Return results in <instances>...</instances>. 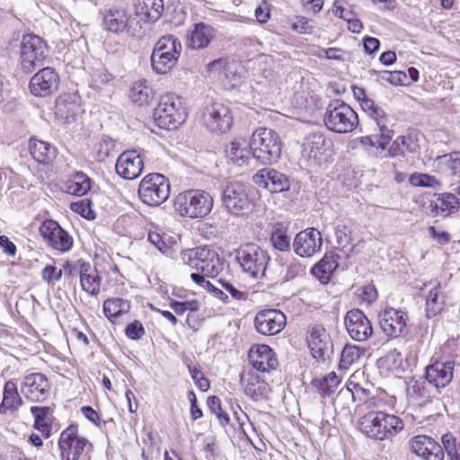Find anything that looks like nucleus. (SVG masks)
I'll use <instances>...</instances> for the list:
<instances>
[{
  "mask_svg": "<svg viewBox=\"0 0 460 460\" xmlns=\"http://www.w3.org/2000/svg\"><path fill=\"white\" fill-rule=\"evenodd\" d=\"M360 431L368 438L383 441L392 439L404 428L401 418L382 411H370L358 420Z\"/></svg>",
  "mask_w": 460,
  "mask_h": 460,
  "instance_id": "1",
  "label": "nucleus"
},
{
  "mask_svg": "<svg viewBox=\"0 0 460 460\" xmlns=\"http://www.w3.org/2000/svg\"><path fill=\"white\" fill-rule=\"evenodd\" d=\"M173 205L175 210L182 217L202 218L211 212L214 199L205 190H189L179 193Z\"/></svg>",
  "mask_w": 460,
  "mask_h": 460,
  "instance_id": "2",
  "label": "nucleus"
},
{
  "mask_svg": "<svg viewBox=\"0 0 460 460\" xmlns=\"http://www.w3.org/2000/svg\"><path fill=\"white\" fill-rule=\"evenodd\" d=\"M250 147L252 157L262 164L277 161L281 153V143L279 135L274 130L267 128H260L252 133Z\"/></svg>",
  "mask_w": 460,
  "mask_h": 460,
  "instance_id": "3",
  "label": "nucleus"
},
{
  "mask_svg": "<svg viewBox=\"0 0 460 460\" xmlns=\"http://www.w3.org/2000/svg\"><path fill=\"white\" fill-rule=\"evenodd\" d=\"M323 122L326 128L339 134L352 132L358 125V114L341 100H332L326 107Z\"/></svg>",
  "mask_w": 460,
  "mask_h": 460,
  "instance_id": "4",
  "label": "nucleus"
},
{
  "mask_svg": "<svg viewBox=\"0 0 460 460\" xmlns=\"http://www.w3.org/2000/svg\"><path fill=\"white\" fill-rule=\"evenodd\" d=\"M153 116L158 127L171 130L184 122L187 113L181 98L167 93L161 96Z\"/></svg>",
  "mask_w": 460,
  "mask_h": 460,
  "instance_id": "5",
  "label": "nucleus"
},
{
  "mask_svg": "<svg viewBox=\"0 0 460 460\" xmlns=\"http://www.w3.org/2000/svg\"><path fill=\"white\" fill-rule=\"evenodd\" d=\"M180 259L183 264L209 278H216L223 269V263L217 252L207 246L183 250Z\"/></svg>",
  "mask_w": 460,
  "mask_h": 460,
  "instance_id": "6",
  "label": "nucleus"
},
{
  "mask_svg": "<svg viewBox=\"0 0 460 460\" xmlns=\"http://www.w3.org/2000/svg\"><path fill=\"white\" fill-rule=\"evenodd\" d=\"M181 43L173 35L162 37L155 44L151 55V65L157 74L168 73L178 62Z\"/></svg>",
  "mask_w": 460,
  "mask_h": 460,
  "instance_id": "7",
  "label": "nucleus"
},
{
  "mask_svg": "<svg viewBox=\"0 0 460 460\" xmlns=\"http://www.w3.org/2000/svg\"><path fill=\"white\" fill-rule=\"evenodd\" d=\"M235 260L243 272L257 279L264 276L270 257L259 245L249 243L236 250Z\"/></svg>",
  "mask_w": 460,
  "mask_h": 460,
  "instance_id": "8",
  "label": "nucleus"
},
{
  "mask_svg": "<svg viewBox=\"0 0 460 460\" xmlns=\"http://www.w3.org/2000/svg\"><path fill=\"white\" fill-rule=\"evenodd\" d=\"M138 196L141 201L148 206H160L170 196L169 180L160 173L145 176L138 186Z\"/></svg>",
  "mask_w": 460,
  "mask_h": 460,
  "instance_id": "9",
  "label": "nucleus"
},
{
  "mask_svg": "<svg viewBox=\"0 0 460 460\" xmlns=\"http://www.w3.org/2000/svg\"><path fill=\"white\" fill-rule=\"evenodd\" d=\"M221 200L226 211L233 216H247L253 210L254 205L247 187L240 182L228 183L222 190Z\"/></svg>",
  "mask_w": 460,
  "mask_h": 460,
  "instance_id": "10",
  "label": "nucleus"
},
{
  "mask_svg": "<svg viewBox=\"0 0 460 460\" xmlns=\"http://www.w3.org/2000/svg\"><path fill=\"white\" fill-rule=\"evenodd\" d=\"M47 53V45L41 38L34 34L24 35L20 50L22 69L26 73H31L37 66L42 65Z\"/></svg>",
  "mask_w": 460,
  "mask_h": 460,
  "instance_id": "11",
  "label": "nucleus"
},
{
  "mask_svg": "<svg viewBox=\"0 0 460 460\" xmlns=\"http://www.w3.org/2000/svg\"><path fill=\"white\" fill-rule=\"evenodd\" d=\"M306 341L312 356L319 362H325L333 353L332 341L323 325L312 326L307 332Z\"/></svg>",
  "mask_w": 460,
  "mask_h": 460,
  "instance_id": "12",
  "label": "nucleus"
},
{
  "mask_svg": "<svg viewBox=\"0 0 460 460\" xmlns=\"http://www.w3.org/2000/svg\"><path fill=\"white\" fill-rule=\"evenodd\" d=\"M87 444L86 438L78 436L77 427L70 425L62 431L58 440L61 460H78Z\"/></svg>",
  "mask_w": 460,
  "mask_h": 460,
  "instance_id": "13",
  "label": "nucleus"
},
{
  "mask_svg": "<svg viewBox=\"0 0 460 460\" xmlns=\"http://www.w3.org/2000/svg\"><path fill=\"white\" fill-rule=\"evenodd\" d=\"M40 234L48 245L58 252H67L73 246L72 236L54 220H45L40 226Z\"/></svg>",
  "mask_w": 460,
  "mask_h": 460,
  "instance_id": "14",
  "label": "nucleus"
},
{
  "mask_svg": "<svg viewBox=\"0 0 460 460\" xmlns=\"http://www.w3.org/2000/svg\"><path fill=\"white\" fill-rule=\"evenodd\" d=\"M344 324L349 337L356 341H366L373 334L370 320L360 309H352L346 313Z\"/></svg>",
  "mask_w": 460,
  "mask_h": 460,
  "instance_id": "15",
  "label": "nucleus"
},
{
  "mask_svg": "<svg viewBox=\"0 0 460 460\" xmlns=\"http://www.w3.org/2000/svg\"><path fill=\"white\" fill-rule=\"evenodd\" d=\"M21 392L29 401L43 402L49 395L50 384L44 374L30 373L25 375L22 379Z\"/></svg>",
  "mask_w": 460,
  "mask_h": 460,
  "instance_id": "16",
  "label": "nucleus"
},
{
  "mask_svg": "<svg viewBox=\"0 0 460 460\" xmlns=\"http://www.w3.org/2000/svg\"><path fill=\"white\" fill-rule=\"evenodd\" d=\"M253 324L259 333L272 336L284 329L287 317L278 309H264L256 314Z\"/></svg>",
  "mask_w": 460,
  "mask_h": 460,
  "instance_id": "17",
  "label": "nucleus"
},
{
  "mask_svg": "<svg viewBox=\"0 0 460 460\" xmlns=\"http://www.w3.org/2000/svg\"><path fill=\"white\" fill-rule=\"evenodd\" d=\"M203 120L210 131L225 133L231 128L233 118L227 106L216 102L206 108Z\"/></svg>",
  "mask_w": 460,
  "mask_h": 460,
  "instance_id": "18",
  "label": "nucleus"
},
{
  "mask_svg": "<svg viewBox=\"0 0 460 460\" xmlns=\"http://www.w3.org/2000/svg\"><path fill=\"white\" fill-rule=\"evenodd\" d=\"M60 79L52 67H44L31 79L30 89L33 95L45 97L54 93L59 86Z\"/></svg>",
  "mask_w": 460,
  "mask_h": 460,
  "instance_id": "19",
  "label": "nucleus"
},
{
  "mask_svg": "<svg viewBox=\"0 0 460 460\" xmlns=\"http://www.w3.org/2000/svg\"><path fill=\"white\" fill-rule=\"evenodd\" d=\"M411 451L422 460H444L441 445L427 435L412 437L409 441Z\"/></svg>",
  "mask_w": 460,
  "mask_h": 460,
  "instance_id": "20",
  "label": "nucleus"
},
{
  "mask_svg": "<svg viewBox=\"0 0 460 460\" xmlns=\"http://www.w3.org/2000/svg\"><path fill=\"white\" fill-rule=\"evenodd\" d=\"M455 369L454 360H436L425 368V379L432 385L435 390L446 387L453 379Z\"/></svg>",
  "mask_w": 460,
  "mask_h": 460,
  "instance_id": "21",
  "label": "nucleus"
},
{
  "mask_svg": "<svg viewBox=\"0 0 460 460\" xmlns=\"http://www.w3.org/2000/svg\"><path fill=\"white\" fill-rule=\"evenodd\" d=\"M322 244L321 233L315 228H307L296 235L293 248L300 257L308 258L320 252Z\"/></svg>",
  "mask_w": 460,
  "mask_h": 460,
  "instance_id": "22",
  "label": "nucleus"
},
{
  "mask_svg": "<svg viewBox=\"0 0 460 460\" xmlns=\"http://www.w3.org/2000/svg\"><path fill=\"white\" fill-rule=\"evenodd\" d=\"M378 319L382 331L389 338L401 336L408 321L405 312L392 307L381 312Z\"/></svg>",
  "mask_w": 460,
  "mask_h": 460,
  "instance_id": "23",
  "label": "nucleus"
},
{
  "mask_svg": "<svg viewBox=\"0 0 460 460\" xmlns=\"http://www.w3.org/2000/svg\"><path fill=\"white\" fill-rule=\"evenodd\" d=\"M144 163L136 150L123 152L117 159L116 172L125 180H134L143 172Z\"/></svg>",
  "mask_w": 460,
  "mask_h": 460,
  "instance_id": "24",
  "label": "nucleus"
},
{
  "mask_svg": "<svg viewBox=\"0 0 460 460\" xmlns=\"http://www.w3.org/2000/svg\"><path fill=\"white\" fill-rule=\"evenodd\" d=\"M420 290L426 299L427 317L432 318L441 313L445 305V299L441 292L440 282L436 279L430 280L424 283Z\"/></svg>",
  "mask_w": 460,
  "mask_h": 460,
  "instance_id": "25",
  "label": "nucleus"
},
{
  "mask_svg": "<svg viewBox=\"0 0 460 460\" xmlns=\"http://www.w3.org/2000/svg\"><path fill=\"white\" fill-rule=\"evenodd\" d=\"M103 25L113 33L128 31L131 16L122 6H111L103 13Z\"/></svg>",
  "mask_w": 460,
  "mask_h": 460,
  "instance_id": "26",
  "label": "nucleus"
},
{
  "mask_svg": "<svg viewBox=\"0 0 460 460\" xmlns=\"http://www.w3.org/2000/svg\"><path fill=\"white\" fill-rule=\"evenodd\" d=\"M248 358L252 366L261 372L275 369L278 366V360L275 358L273 350L270 346L265 344L252 348Z\"/></svg>",
  "mask_w": 460,
  "mask_h": 460,
  "instance_id": "27",
  "label": "nucleus"
},
{
  "mask_svg": "<svg viewBox=\"0 0 460 460\" xmlns=\"http://www.w3.org/2000/svg\"><path fill=\"white\" fill-rule=\"evenodd\" d=\"M214 29L209 24L199 22L193 24L187 33L186 46L191 49L207 48L214 38Z\"/></svg>",
  "mask_w": 460,
  "mask_h": 460,
  "instance_id": "28",
  "label": "nucleus"
},
{
  "mask_svg": "<svg viewBox=\"0 0 460 460\" xmlns=\"http://www.w3.org/2000/svg\"><path fill=\"white\" fill-rule=\"evenodd\" d=\"M241 384L244 394L253 401L267 399L270 393V385L254 374H248L246 377H242Z\"/></svg>",
  "mask_w": 460,
  "mask_h": 460,
  "instance_id": "29",
  "label": "nucleus"
},
{
  "mask_svg": "<svg viewBox=\"0 0 460 460\" xmlns=\"http://www.w3.org/2000/svg\"><path fill=\"white\" fill-rule=\"evenodd\" d=\"M75 99L76 97L71 94H64L57 99L55 115L58 119L63 123H70L75 119L80 110Z\"/></svg>",
  "mask_w": 460,
  "mask_h": 460,
  "instance_id": "30",
  "label": "nucleus"
},
{
  "mask_svg": "<svg viewBox=\"0 0 460 460\" xmlns=\"http://www.w3.org/2000/svg\"><path fill=\"white\" fill-rule=\"evenodd\" d=\"M54 409L50 406H32L31 412L34 417V428L40 431L45 438L51 435Z\"/></svg>",
  "mask_w": 460,
  "mask_h": 460,
  "instance_id": "31",
  "label": "nucleus"
},
{
  "mask_svg": "<svg viewBox=\"0 0 460 460\" xmlns=\"http://www.w3.org/2000/svg\"><path fill=\"white\" fill-rule=\"evenodd\" d=\"M331 146L328 140L322 133H311L305 137L302 152L309 157L317 159L323 155Z\"/></svg>",
  "mask_w": 460,
  "mask_h": 460,
  "instance_id": "32",
  "label": "nucleus"
},
{
  "mask_svg": "<svg viewBox=\"0 0 460 460\" xmlns=\"http://www.w3.org/2000/svg\"><path fill=\"white\" fill-rule=\"evenodd\" d=\"M22 405V399L13 381H7L4 387L3 400L0 403V413H13Z\"/></svg>",
  "mask_w": 460,
  "mask_h": 460,
  "instance_id": "33",
  "label": "nucleus"
},
{
  "mask_svg": "<svg viewBox=\"0 0 460 460\" xmlns=\"http://www.w3.org/2000/svg\"><path fill=\"white\" fill-rule=\"evenodd\" d=\"M30 154L40 164H49L57 154L56 147L49 143L31 137L29 142Z\"/></svg>",
  "mask_w": 460,
  "mask_h": 460,
  "instance_id": "34",
  "label": "nucleus"
},
{
  "mask_svg": "<svg viewBox=\"0 0 460 460\" xmlns=\"http://www.w3.org/2000/svg\"><path fill=\"white\" fill-rule=\"evenodd\" d=\"M460 201L456 195L443 193L431 201V212L435 217H447L457 210Z\"/></svg>",
  "mask_w": 460,
  "mask_h": 460,
  "instance_id": "35",
  "label": "nucleus"
},
{
  "mask_svg": "<svg viewBox=\"0 0 460 460\" xmlns=\"http://www.w3.org/2000/svg\"><path fill=\"white\" fill-rule=\"evenodd\" d=\"M358 371H356L353 375L350 376L346 387L341 389L338 394V399H351L353 402L358 401L359 403L361 402H366L369 395V390L364 388L360 384H358L356 379L358 375H360Z\"/></svg>",
  "mask_w": 460,
  "mask_h": 460,
  "instance_id": "36",
  "label": "nucleus"
},
{
  "mask_svg": "<svg viewBox=\"0 0 460 460\" xmlns=\"http://www.w3.org/2000/svg\"><path fill=\"white\" fill-rule=\"evenodd\" d=\"M136 13L148 22L157 21L164 11V0H136Z\"/></svg>",
  "mask_w": 460,
  "mask_h": 460,
  "instance_id": "37",
  "label": "nucleus"
},
{
  "mask_svg": "<svg viewBox=\"0 0 460 460\" xmlns=\"http://www.w3.org/2000/svg\"><path fill=\"white\" fill-rule=\"evenodd\" d=\"M227 158L234 164L241 166L248 163L252 156L250 145L247 146L245 140L238 139L233 141L226 149Z\"/></svg>",
  "mask_w": 460,
  "mask_h": 460,
  "instance_id": "38",
  "label": "nucleus"
},
{
  "mask_svg": "<svg viewBox=\"0 0 460 460\" xmlns=\"http://www.w3.org/2000/svg\"><path fill=\"white\" fill-rule=\"evenodd\" d=\"M62 189L68 194L84 196L91 190V179L83 172H78L65 181Z\"/></svg>",
  "mask_w": 460,
  "mask_h": 460,
  "instance_id": "39",
  "label": "nucleus"
},
{
  "mask_svg": "<svg viewBox=\"0 0 460 460\" xmlns=\"http://www.w3.org/2000/svg\"><path fill=\"white\" fill-rule=\"evenodd\" d=\"M339 255L334 252L326 253L323 258L312 269V273L322 282H327L331 275L338 267Z\"/></svg>",
  "mask_w": 460,
  "mask_h": 460,
  "instance_id": "40",
  "label": "nucleus"
},
{
  "mask_svg": "<svg viewBox=\"0 0 460 460\" xmlns=\"http://www.w3.org/2000/svg\"><path fill=\"white\" fill-rule=\"evenodd\" d=\"M80 282L83 290L92 296L100 292V278L95 270H92L89 263H80Z\"/></svg>",
  "mask_w": 460,
  "mask_h": 460,
  "instance_id": "41",
  "label": "nucleus"
},
{
  "mask_svg": "<svg viewBox=\"0 0 460 460\" xmlns=\"http://www.w3.org/2000/svg\"><path fill=\"white\" fill-rule=\"evenodd\" d=\"M129 310V301L123 298H108L103 303V313L105 316L113 323L117 322L118 317L128 313Z\"/></svg>",
  "mask_w": 460,
  "mask_h": 460,
  "instance_id": "42",
  "label": "nucleus"
},
{
  "mask_svg": "<svg viewBox=\"0 0 460 460\" xmlns=\"http://www.w3.org/2000/svg\"><path fill=\"white\" fill-rule=\"evenodd\" d=\"M154 97L152 87L148 84L147 81L141 79L136 81L129 92V98L139 106L148 104Z\"/></svg>",
  "mask_w": 460,
  "mask_h": 460,
  "instance_id": "43",
  "label": "nucleus"
},
{
  "mask_svg": "<svg viewBox=\"0 0 460 460\" xmlns=\"http://www.w3.org/2000/svg\"><path fill=\"white\" fill-rule=\"evenodd\" d=\"M365 351L364 349L357 345H345L341 353L340 368L349 369L350 367L357 365L364 356Z\"/></svg>",
  "mask_w": 460,
  "mask_h": 460,
  "instance_id": "44",
  "label": "nucleus"
},
{
  "mask_svg": "<svg viewBox=\"0 0 460 460\" xmlns=\"http://www.w3.org/2000/svg\"><path fill=\"white\" fill-rule=\"evenodd\" d=\"M439 390H435L432 385L429 384L425 380H416L413 382L411 386L408 389V393L415 400H428L431 397H435Z\"/></svg>",
  "mask_w": 460,
  "mask_h": 460,
  "instance_id": "45",
  "label": "nucleus"
},
{
  "mask_svg": "<svg viewBox=\"0 0 460 460\" xmlns=\"http://www.w3.org/2000/svg\"><path fill=\"white\" fill-rule=\"evenodd\" d=\"M339 384L340 378L335 372H331L322 378H315L312 381V385L318 389L323 397L333 394Z\"/></svg>",
  "mask_w": 460,
  "mask_h": 460,
  "instance_id": "46",
  "label": "nucleus"
},
{
  "mask_svg": "<svg viewBox=\"0 0 460 460\" xmlns=\"http://www.w3.org/2000/svg\"><path fill=\"white\" fill-rule=\"evenodd\" d=\"M207 276L202 273L194 272L190 274V279L198 285L206 288L214 296L220 299L225 304H229L228 296L223 292L218 287L207 280Z\"/></svg>",
  "mask_w": 460,
  "mask_h": 460,
  "instance_id": "47",
  "label": "nucleus"
},
{
  "mask_svg": "<svg viewBox=\"0 0 460 460\" xmlns=\"http://www.w3.org/2000/svg\"><path fill=\"white\" fill-rule=\"evenodd\" d=\"M334 230L337 244L336 249H339L347 257L348 253L352 250V246L350 245V230L344 225H338Z\"/></svg>",
  "mask_w": 460,
  "mask_h": 460,
  "instance_id": "48",
  "label": "nucleus"
},
{
  "mask_svg": "<svg viewBox=\"0 0 460 460\" xmlns=\"http://www.w3.org/2000/svg\"><path fill=\"white\" fill-rule=\"evenodd\" d=\"M368 117L373 119L376 126L379 128L381 138H391L392 130L388 128L387 118L385 111L379 106L375 107L374 110L367 113Z\"/></svg>",
  "mask_w": 460,
  "mask_h": 460,
  "instance_id": "49",
  "label": "nucleus"
},
{
  "mask_svg": "<svg viewBox=\"0 0 460 460\" xmlns=\"http://www.w3.org/2000/svg\"><path fill=\"white\" fill-rule=\"evenodd\" d=\"M270 242L273 247L281 252L290 249V237L287 234V230L282 226H277L271 232Z\"/></svg>",
  "mask_w": 460,
  "mask_h": 460,
  "instance_id": "50",
  "label": "nucleus"
},
{
  "mask_svg": "<svg viewBox=\"0 0 460 460\" xmlns=\"http://www.w3.org/2000/svg\"><path fill=\"white\" fill-rule=\"evenodd\" d=\"M372 74L376 75L377 81H386L394 85L403 84L407 77L406 74L402 71L373 70Z\"/></svg>",
  "mask_w": 460,
  "mask_h": 460,
  "instance_id": "51",
  "label": "nucleus"
},
{
  "mask_svg": "<svg viewBox=\"0 0 460 460\" xmlns=\"http://www.w3.org/2000/svg\"><path fill=\"white\" fill-rule=\"evenodd\" d=\"M217 282L219 285L218 288L228 296L230 301L231 299L238 301L246 299L245 292L240 290L231 281L224 279H218Z\"/></svg>",
  "mask_w": 460,
  "mask_h": 460,
  "instance_id": "52",
  "label": "nucleus"
},
{
  "mask_svg": "<svg viewBox=\"0 0 460 460\" xmlns=\"http://www.w3.org/2000/svg\"><path fill=\"white\" fill-rule=\"evenodd\" d=\"M207 404L209 410L217 415L219 423L222 426H226L229 423V415L224 411L221 408V401L216 395H210L208 397Z\"/></svg>",
  "mask_w": 460,
  "mask_h": 460,
  "instance_id": "53",
  "label": "nucleus"
},
{
  "mask_svg": "<svg viewBox=\"0 0 460 460\" xmlns=\"http://www.w3.org/2000/svg\"><path fill=\"white\" fill-rule=\"evenodd\" d=\"M380 362L390 371L398 370L402 367V353L397 349L390 350L380 358Z\"/></svg>",
  "mask_w": 460,
  "mask_h": 460,
  "instance_id": "54",
  "label": "nucleus"
},
{
  "mask_svg": "<svg viewBox=\"0 0 460 460\" xmlns=\"http://www.w3.org/2000/svg\"><path fill=\"white\" fill-rule=\"evenodd\" d=\"M273 172H276V170L270 168H263L253 175L252 181L259 187L268 189L270 191V186L273 180Z\"/></svg>",
  "mask_w": 460,
  "mask_h": 460,
  "instance_id": "55",
  "label": "nucleus"
},
{
  "mask_svg": "<svg viewBox=\"0 0 460 460\" xmlns=\"http://www.w3.org/2000/svg\"><path fill=\"white\" fill-rule=\"evenodd\" d=\"M402 147L404 149V154L411 153L415 154L420 150V145L418 143V134L410 133L406 136H399Z\"/></svg>",
  "mask_w": 460,
  "mask_h": 460,
  "instance_id": "56",
  "label": "nucleus"
},
{
  "mask_svg": "<svg viewBox=\"0 0 460 460\" xmlns=\"http://www.w3.org/2000/svg\"><path fill=\"white\" fill-rule=\"evenodd\" d=\"M289 187V178L286 174L276 170V172H273L270 192H282L288 190Z\"/></svg>",
  "mask_w": 460,
  "mask_h": 460,
  "instance_id": "57",
  "label": "nucleus"
},
{
  "mask_svg": "<svg viewBox=\"0 0 460 460\" xmlns=\"http://www.w3.org/2000/svg\"><path fill=\"white\" fill-rule=\"evenodd\" d=\"M442 159L451 174L460 178V152L445 155Z\"/></svg>",
  "mask_w": 460,
  "mask_h": 460,
  "instance_id": "58",
  "label": "nucleus"
},
{
  "mask_svg": "<svg viewBox=\"0 0 460 460\" xmlns=\"http://www.w3.org/2000/svg\"><path fill=\"white\" fill-rule=\"evenodd\" d=\"M113 80V75L106 69L96 70L92 78V86L96 89L102 88L103 85L109 84Z\"/></svg>",
  "mask_w": 460,
  "mask_h": 460,
  "instance_id": "59",
  "label": "nucleus"
},
{
  "mask_svg": "<svg viewBox=\"0 0 460 460\" xmlns=\"http://www.w3.org/2000/svg\"><path fill=\"white\" fill-rule=\"evenodd\" d=\"M125 332L128 338L137 341L144 336L145 329L139 321L135 320L127 325Z\"/></svg>",
  "mask_w": 460,
  "mask_h": 460,
  "instance_id": "60",
  "label": "nucleus"
},
{
  "mask_svg": "<svg viewBox=\"0 0 460 460\" xmlns=\"http://www.w3.org/2000/svg\"><path fill=\"white\" fill-rule=\"evenodd\" d=\"M41 277L49 284H54L61 279L62 270L53 265H47L41 271Z\"/></svg>",
  "mask_w": 460,
  "mask_h": 460,
  "instance_id": "61",
  "label": "nucleus"
},
{
  "mask_svg": "<svg viewBox=\"0 0 460 460\" xmlns=\"http://www.w3.org/2000/svg\"><path fill=\"white\" fill-rule=\"evenodd\" d=\"M409 181L411 185L419 187H431L434 183H437L434 177L422 173L412 174Z\"/></svg>",
  "mask_w": 460,
  "mask_h": 460,
  "instance_id": "62",
  "label": "nucleus"
},
{
  "mask_svg": "<svg viewBox=\"0 0 460 460\" xmlns=\"http://www.w3.org/2000/svg\"><path fill=\"white\" fill-rule=\"evenodd\" d=\"M97 155L96 158L99 161H103L106 157H108L113 149V143L111 139H102L96 146Z\"/></svg>",
  "mask_w": 460,
  "mask_h": 460,
  "instance_id": "63",
  "label": "nucleus"
},
{
  "mask_svg": "<svg viewBox=\"0 0 460 460\" xmlns=\"http://www.w3.org/2000/svg\"><path fill=\"white\" fill-rule=\"evenodd\" d=\"M305 270V266L294 259L288 265L287 277H288V279H294L296 276L304 274Z\"/></svg>",
  "mask_w": 460,
  "mask_h": 460,
  "instance_id": "64",
  "label": "nucleus"
}]
</instances>
